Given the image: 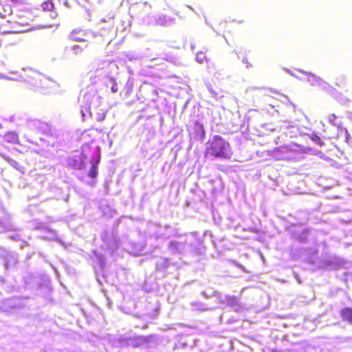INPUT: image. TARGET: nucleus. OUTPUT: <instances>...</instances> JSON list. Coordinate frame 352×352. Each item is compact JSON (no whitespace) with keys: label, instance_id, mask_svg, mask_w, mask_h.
I'll return each instance as SVG.
<instances>
[{"label":"nucleus","instance_id":"nucleus-1","mask_svg":"<svg viewBox=\"0 0 352 352\" xmlns=\"http://www.w3.org/2000/svg\"><path fill=\"white\" fill-rule=\"evenodd\" d=\"M232 154V148L229 142L221 136L217 135L208 142V146L206 148L204 155L214 158L228 159Z\"/></svg>","mask_w":352,"mask_h":352},{"label":"nucleus","instance_id":"nucleus-2","mask_svg":"<svg viewBox=\"0 0 352 352\" xmlns=\"http://www.w3.org/2000/svg\"><path fill=\"white\" fill-rule=\"evenodd\" d=\"M190 138L202 141L205 138L206 132L204 125L199 121H195L188 129Z\"/></svg>","mask_w":352,"mask_h":352},{"label":"nucleus","instance_id":"nucleus-3","mask_svg":"<svg viewBox=\"0 0 352 352\" xmlns=\"http://www.w3.org/2000/svg\"><path fill=\"white\" fill-rule=\"evenodd\" d=\"M21 153L19 151L17 152L15 155H13L12 157L8 155L5 153H3L0 151V155L14 168L18 170L22 171L23 167L21 165V164L17 160H21L19 159V154Z\"/></svg>","mask_w":352,"mask_h":352},{"label":"nucleus","instance_id":"nucleus-4","mask_svg":"<svg viewBox=\"0 0 352 352\" xmlns=\"http://www.w3.org/2000/svg\"><path fill=\"white\" fill-rule=\"evenodd\" d=\"M12 10L10 5L6 2H0V19L11 22L10 18L12 16Z\"/></svg>","mask_w":352,"mask_h":352},{"label":"nucleus","instance_id":"nucleus-5","mask_svg":"<svg viewBox=\"0 0 352 352\" xmlns=\"http://www.w3.org/2000/svg\"><path fill=\"white\" fill-rule=\"evenodd\" d=\"M6 143L12 144L19 143L18 134L14 131H9L6 133L3 137L1 144L3 145Z\"/></svg>","mask_w":352,"mask_h":352},{"label":"nucleus","instance_id":"nucleus-6","mask_svg":"<svg viewBox=\"0 0 352 352\" xmlns=\"http://www.w3.org/2000/svg\"><path fill=\"white\" fill-rule=\"evenodd\" d=\"M27 12H21L20 14L14 15L12 19V22L19 24L21 25H27L29 24V19L26 16Z\"/></svg>","mask_w":352,"mask_h":352},{"label":"nucleus","instance_id":"nucleus-7","mask_svg":"<svg viewBox=\"0 0 352 352\" xmlns=\"http://www.w3.org/2000/svg\"><path fill=\"white\" fill-rule=\"evenodd\" d=\"M340 317L344 322L352 324V308L343 307L340 312Z\"/></svg>","mask_w":352,"mask_h":352},{"label":"nucleus","instance_id":"nucleus-8","mask_svg":"<svg viewBox=\"0 0 352 352\" xmlns=\"http://www.w3.org/2000/svg\"><path fill=\"white\" fill-rule=\"evenodd\" d=\"M158 22L162 25H167L173 22V19L167 14H163L160 16Z\"/></svg>","mask_w":352,"mask_h":352},{"label":"nucleus","instance_id":"nucleus-9","mask_svg":"<svg viewBox=\"0 0 352 352\" xmlns=\"http://www.w3.org/2000/svg\"><path fill=\"white\" fill-rule=\"evenodd\" d=\"M336 85L338 87H344L346 85V78L343 75H338L336 78Z\"/></svg>","mask_w":352,"mask_h":352},{"label":"nucleus","instance_id":"nucleus-10","mask_svg":"<svg viewBox=\"0 0 352 352\" xmlns=\"http://www.w3.org/2000/svg\"><path fill=\"white\" fill-rule=\"evenodd\" d=\"M196 60L200 64L206 63L208 61V58L206 52L202 51L198 52L196 55Z\"/></svg>","mask_w":352,"mask_h":352},{"label":"nucleus","instance_id":"nucleus-11","mask_svg":"<svg viewBox=\"0 0 352 352\" xmlns=\"http://www.w3.org/2000/svg\"><path fill=\"white\" fill-rule=\"evenodd\" d=\"M41 8L45 11H52L54 9V3L52 0H46L41 4Z\"/></svg>","mask_w":352,"mask_h":352},{"label":"nucleus","instance_id":"nucleus-12","mask_svg":"<svg viewBox=\"0 0 352 352\" xmlns=\"http://www.w3.org/2000/svg\"><path fill=\"white\" fill-rule=\"evenodd\" d=\"M236 53L242 54V61L244 64L246 65L247 67H250L252 66V62L248 60V54H246V52H244V54L242 53V49L239 50V52L236 51Z\"/></svg>","mask_w":352,"mask_h":352},{"label":"nucleus","instance_id":"nucleus-13","mask_svg":"<svg viewBox=\"0 0 352 352\" xmlns=\"http://www.w3.org/2000/svg\"><path fill=\"white\" fill-rule=\"evenodd\" d=\"M98 175V166L97 163L92 162L91 167L89 171V177L91 178H96Z\"/></svg>","mask_w":352,"mask_h":352},{"label":"nucleus","instance_id":"nucleus-14","mask_svg":"<svg viewBox=\"0 0 352 352\" xmlns=\"http://www.w3.org/2000/svg\"><path fill=\"white\" fill-rule=\"evenodd\" d=\"M310 139L320 146H322L324 144V142L322 141L321 138L316 133H312L310 136Z\"/></svg>","mask_w":352,"mask_h":352},{"label":"nucleus","instance_id":"nucleus-15","mask_svg":"<svg viewBox=\"0 0 352 352\" xmlns=\"http://www.w3.org/2000/svg\"><path fill=\"white\" fill-rule=\"evenodd\" d=\"M69 165L75 169H80L81 168V162L77 164V160L70 159L69 161Z\"/></svg>","mask_w":352,"mask_h":352},{"label":"nucleus","instance_id":"nucleus-16","mask_svg":"<svg viewBox=\"0 0 352 352\" xmlns=\"http://www.w3.org/2000/svg\"><path fill=\"white\" fill-rule=\"evenodd\" d=\"M337 119V116H336V114L334 113H331L328 116V120L330 123H331L332 124L335 125V122Z\"/></svg>","mask_w":352,"mask_h":352},{"label":"nucleus","instance_id":"nucleus-17","mask_svg":"<svg viewBox=\"0 0 352 352\" xmlns=\"http://www.w3.org/2000/svg\"><path fill=\"white\" fill-rule=\"evenodd\" d=\"M91 131H94L95 132L97 131V129H89V130H87V131H85L82 134V137L83 138H85L86 136H89V137H91L92 134H91Z\"/></svg>","mask_w":352,"mask_h":352},{"label":"nucleus","instance_id":"nucleus-18","mask_svg":"<svg viewBox=\"0 0 352 352\" xmlns=\"http://www.w3.org/2000/svg\"><path fill=\"white\" fill-rule=\"evenodd\" d=\"M111 90L113 93H116L118 91V84L116 81L113 82V84L112 87H111Z\"/></svg>","mask_w":352,"mask_h":352},{"label":"nucleus","instance_id":"nucleus-19","mask_svg":"<svg viewBox=\"0 0 352 352\" xmlns=\"http://www.w3.org/2000/svg\"><path fill=\"white\" fill-rule=\"evenodd\" d=\"M232 263H234V264L237 267H239V268H240V269H242V270H244V267H243V266L241 264L238 263H236L235 261H232Z\"/></svg>","mask_w":352,"mask_h":352}]
</instances>
